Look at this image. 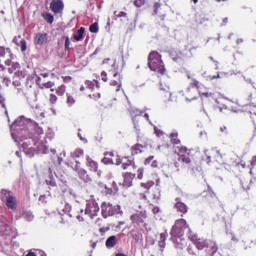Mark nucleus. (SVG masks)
<instances>
[{"mask_svg":"<svg viewBox=\"0 0 256 256\" xmlns=\"http://www.w3.org/2000/svg\"><path fill=\"white\" fill-rule=\"evenodd\" d=\"M11 133L28 157H34L36 153L47 155L50 151L47 145L39 141L43 135V128L31 119H25L23 116L16 119L11 126Z\"/></svg>","mask_w":256,"mask_h":256,"instance_id":"nucleus-1","label":"nucleus"},{"mask_svg":"<svg viewBox=\"0 0 256 256\" xmlns=\"http://www.w3.org/2000/svg\"><path fill=\"white\" fill-rule=\"evenodd\" d=\"M185 231H188V236L189 233H192L187 225V221H185V219L177 220L171 230V239L176 249H185L187 246V241L182 238L185 235Z\"/></svg>","mask_w":256,"mask_h":256,"instance_id":"nucleus-2","label":"nucleus"},{"mask_svg":"<svg viewBox=\"0 0 256 256\" xmlns=\"http://www.w3.org/2000/svg\"><path fill=\"white\" fill-rule=\"evenodd\" d=\"M207 159H208V163L211 162V159H213L214 161H216V163H219L220 165H235V163H237V161H235V159L229 157V158H225V155H223L221 153V151L217 150V149H212V150H205L204 151Z\"/></svg>","mask_w":256,"mask_h":256,"instance_id":"nucleus-3","label":"nucleus"},{"mask_svg":"<svg viewBox=\"0 0 256 256\" xmlns=\"http://www.w3.org/2000/svg\"><path fill=\"white\" fill-rule=\"evenodd\" d=\"M148 66L151 71H155V73H159L160 75L165 73V65H163L161 55L158 54V52L153 51L149 54Z\"/></svg>","mask_w":256,"mask_h":256,"instance_id":"nucleus-4","label":"nucleus"},{"mask_svg":"<svg viewBox=\"0 0 256 256\" xmlns=\"http://www.w3.org/2000/svg\"><path fill=\"white\" fill-rule=\"evenodd\" d=\"M0 237L6 239L8 243H11L17 237V230L9 225V220L5 217L0 220Z\"/></svg>","mask_w":256,"mask_h":256,"instance_id":"nucleus-5","label":"nucleus"},{"mask_svg":"<svg viewBox=\"0 0 256 256\" xmlns=\"http://www.w3.org/2000/svg\"><path fill=\"white\" fill-rule=\"evenodd\" d=\"M0 199L5 203L8 209H11L12 211L17 209V197H15V194L12 191L7 189L1 190Z\"/></svg>","mask_w":256,"mask_h":256,"instance_id":"nucleus-6","label":"nucleus"},{"mask_svg":"<svg viewBox=\"0 0 256 256\" xmlns=\"http://www.w3.org/2000/svg\"><path fill=\"white\" fill-rule=\"evenodd\" d=\"M84 215L90 217V219L97 217L99 215V204L95 200H88Z\"/></svg>","mask_w":256,"mask_h":256,"instance_id":"nucleus-7","label":"nucleus"},{"mask_svg":"<svg viewBox=\"0 0 256 256\" xmlns=\"http://www.w3.org/2000/svg\"><path fill=\"white\" fill-rule=\"evenodd\" d=\"M101 209H102L103 217L105 219H107V217H112V215H115V213H118L120 207L113 206V204H111L109 202H104V203H102Z\"/></svg>","mask_w":256,"mask_h":256,"instance_id":"nucleus-8","label":"nucleus"},{"mask_svg":"<svg viewBox=\"0 0 256 256\" xmlns=\"http://www.w3.org/2000/svg\"><path fill=\"white\" fill-rule=\"evenodd\" d=\"M132 223H135L136 225H143L144 227H147V211H138L137 213L133 214L130 217Z\"/></svg>","mask_w":256,"mask_h":256,"instance_id":"nucleus-9","label":"nucleus"},{"mask_svg":"<svg viewBox=\"0 0 256 256\" xmlns=\"http://www.w3.org/2000/svg\"><path fill=\"white\" fill-rule=\"evenodd\" d=\"M188 239H190V241H192V243H194V245H196V247L199 251L205 249V247H209V243H207L206 240L198 239L197 235L193 234V232H190L188 234Z\"/></svg>","mask_w":256,"mask_h":256,"instance_id":"nucleus-10","label":"nucleus"},{"mask_svg":"<svg viewBox=\"0 0 256 256\" xmlns=\"http://www.w3.org/2000/svg\"><path fill=\"white\" fill-rule=\"evenodd\" d=\"M50 9L55 15H59V13H63V9H65V4H63V0H52L50 3Z\"/></svg>","mask_w":256,"mask_h":256,"instance_id":"nucleus-11","label":"nucleus"},{"mask_svg":"<svg viewBox=\"0 0 256 256\" xmlns=\"http://www.w3.org/2000/svg\"><path fill=\"white\" fill-rule=\"evenodd\" d=\"M86 166L90 169V171L97 173L98 177H101V171H98L99 164H97V162H95L93 159L87 157L86 158Z\"/></svg>","mask_w":256,"mask_h":256,"instance_id":"nucleus-12","label":"nucleus"},{"mask_svg":"<svg viewBox=\"0 0 256 256\" xmlns=\"http://www.w3.org/2000/svg\"><path fill=\"white\" fill-rule=\"evenodd\" d=\"M49 41L47 33H37L34 38L35 45H45Z\"/></svg>","mask_w":256,"mask_h":256,"instance_id":"nucleus-13","label":"nucleus"},{"mask_svg":"<svg viewBox=\"0 0 256 256\" xmlns=\"http://www.w3.org/2000/svg\"><path fill=\"white\" fill-rule=\"evenodd\" d=\"M187 91H192L193 95H190V101H193L194 99H197V92L199 91V81L194 80L190 87H188Z\"/></svg>","mask_w":256,"mask_h":256,"instance_id":"nucleus-14","label":"nucleus"},{"mask_svg":"<svg viewBox=\"0 0 256 256\" xmlns=\"http://www.w3.org/2000/svg\"><path fill=\"white\" fill-rule=\"evenodd\" d=\"M113 77H114V80H111L110 85L112 87H117L116 91H121V85H122L121 75L118 73H115Z\"/></svg>","mask_w":256,"mask_h":256,"instance_id":"nucleus-15","label":"nucleus"},{"mask_svg":"<svg viewBox=\"0 0 256 256\" xmlns=\"http://www.w3.org/2000/svg\"><path fill=\"white\" fill-rule=\"evenodd\" d=\"M133 179H135V174L126 173L124 175L123 186L124 187H131L133 185Z\"/></svg>","mask_w":256,"mask_h":256,"instance_id":"nucleus-16","label":"nucleus"},{"mask_svg":"<svg viewBox=\"0 0 256 256\" xmlns=\"http://www.w3.org/2000/svg\"><path fill=\"white\" fill-rule=\"evenodd\" d=\"M175 207H176L177 211H179L180 213H183V215H185V213H187V211H188L187 205H185V203L181 202V199H179V198H176Z\"/></svg>","mask_w":256,"mask_h":256,"instance_id":"nucleus-17","label":"nucleus"},{"mask_svg":"<svg viewBox=\"0 0 256 256\" xmlns=\"http://www.w3.org/2000/svg\"><path fill=\"white\" fill-rule=\"evenodd\" d=\"M102 162L104 163V165H121V158L117 157L116 160L114 161L113 158L107 157L105 156L102 159Z\"/></svg>","mask_w":256,"mask_h":256,"instance_id":"nucleus-18","label":"nucleus"},{"mask_svg":"<svg viewBox=\"0 0 256 256\" xmlns=\"http://www.w3.org/2000/svg\"><path fill=\"white\" fill-rule=\"evenodd\" d=\"M74 170L76 172H78L80 179H85V175H87V171H85V169L81 168V163L76 162V166H75Z\"/></svg>","mask_w":256,"mask_h":256,"instance_id":"nucleus-19","label":"nucleus"},{"mask_svg":"<svg viewBox=\"0 0 256 256\" xmlns=\"http://www.w3.org/2000/svg\"><path fill=\"white\" fill-rule=\"evenodd\" d=\"M104 189L107 195H115V193L119 191V188H117V184L115 182H113V185L111 188L107 187V185H104Z\"/></svg>","mask_w":256,"mask_h":256,"instance_id":"nucleus-20","label":"nucleus"},{"mask_svg":"<svg viewBox=\"0 0 256 256\" xmlns=\"http://www.w3.org/2000/svg\"><path fill=\"white\" fill-rule=\"evenodd\" d=\"M85 37V28L81 27L78 31L74 33L75 41H83Z\"/></svg>","mask_w":256,"mask_h":256,"instance_id":"nucleus-21","label":"nucleus"},{"mask_svg":"<svg viewBox=\"0 0 256 256\" xmlns=\"http://www.w3.org/2000/svg\"><path fill=\"white\" fill-rule=\"evenodd\" d=\"M117 245V237L116 236H110L106 240V247L107 249H113V247Z\"/></svg>","mask_w":256,"mask_h":256,"instance_id":"nucleus-22","label":"nucleus"},{"mask_svg":"<svg viewBox=\"0 0 256 256\" xmlns=\"http://www.w3.org/2000/svg\"><path fill=\"white\" fill-rule=\"evenodd\" d=\"M151 197L154 201H159L161 199V188L155 187L151 192Z\"/></svg>","mask_w":256,"mask_h":256,"instance_id":"nucleus-23","label":"nucleus"},{"mask_svg":"<svg viewBox=\"0 0 256 256\" xmlns=\"http://www.w3.org/2000/svg\"><path fill=\"white\" fill-rule=\"evenodd\" d=\"M155 159L154 156H150L148 157L145 161H144V165H150V167H157L159 165V163L157 162V160H153Z\"/></svg>","mask_w":256,"mask_h":256,"instance_id":"nucleus-24","label":"nucleus"},{"mask_svg":"<svg viewBox=\"0 0 256 256\" xmlns=\"http://www.w3.org/2000/svg\"><path fill=\"white\" fill-rule=\"evenodd\" d=\"M25 77H27V71H25V69L22 70H18L14 73V77L13 79H25Z\"/></svg>","mask_w":256,"mask_h":256,"instance_id":"nucleus-25","label":"nucleus"},{"mask_svg":"<svg viewBox=\"0 0 256 256\" xmlns=\"http://www.w3.org/2000/svg\"><path fill=\"white\" fill-rule=\"evenodd\" d=\"M12 85H14L15 89H17L18 93H23V86L21 85V79L19 78L13 79Z\"/></svg>","mask_w":256,"mask_h":256,"instance_id":"nucleus-26","label":"nucleus"},{"mask_svg":"<svg viewBox=\"0 0 256 256\" xmlns=\"http://www.w3.org/2000/svg\"><path fill=\"white\" fill-rule=\"evenodd\" d=\"M42 17L45 19V21H47V23H49V25H52L53 21H55V17H53V15L49 12H44Z\"/></svg>","mask_w":256,"mask_h":256,"instance_id":"nucleus-27","label":"nucleus"},{"mask_svg":"<svg viewBox=\"0 0 256 256\" xmlns=\"http://www.w3.org/2000/svg\"><path fill=\"white\" fill-rule=\"evenodd\" d=\"M143 145L141 144H136L132 147L131 151H132V155H138V153H143Z\"/></svg>","mask_w":256,"mask_h":256,"instance_id":"nucleus-28","label":"nucleus"},{"mask_svg":"<svg viewBox=\"0 0 256 256\" xmlns=\"http://www.w3.org/2000/svg\"><path fill=\"white\" fill-rule=\"evenodd\" d=\"M5 55H10V58L13 59V54H11V49L0 46V57H5Z\"/></svg>","mask_w":256,"mask_h":256,"instance_id":"nucleus-29","label":"nucleus"},{"mask_svg":"<svg viewBox=\"0 0 256 256\" xmlns=\"http://www.w3.org/2000/svg\"><path fill=\"white\" fill-rule=\"evenodd\" d=\"M167 240V232L160 234L159 247L165 249V241Z\"/></svg>","mask_w":256,"mask_h":256,"instance_id":"nucleus-30","label":"nucleus"},{"mask_svg":"<svg viewBox=\"0 0 256 256\" xmlns=\"http://www.w3.org/2000/svg\"><path fill=\"white\" fill-rule=\"evenodd\" d=\"M53 87H55V82H46V83H43L41 86H40V89H51V91H55V89H53Z\"/></svg>","mask_w":256,"mask_h":256,"instance_id":"nucleus-31","label":"nucleus"},{"mask_svg":"<svg viewBox=\"0 0 256 256\" xmlns=\"http://www.w3.org/2000/svg\"><path fill=\"white\" fill-rule=\"evenodd\" d=\"M22 217L25 219V221H33V219L35 218V216H33V213H31L30 211H24L22 214Z\"/></svg>","mask_w":256,"mask_h":256,"instance_id":"nucleus-32","label":"nucleus"},{"mask_svg":"<svg viewBox=\"0 0 256 256\" xmlns=\"http://www.w3.org/2000/svg\"><path fill=\"white\" fill-rule=\"evenodd\" d=\"M65 91H67V86L65 85H61L56 89V93L57 95H59L60 97H63V95H65Z\"/></svg>","mask_w":256,"mask_h":256,"instance_id":"nucleus-33","label":"nucleus"},{"mask_svg":"<svg viewBox=\"0 0 256 256\" xmlns=\"http://www.w3.org/2000/svg\"><path fill=\"white\" fill-rule=\"evenodd\" d=\"M178 135L179 134L177 133V131H173L170 135L171 141H172V143H174V145H179V143H180L179 139H177Z\"/></svg>","mask_w":256,"mask_h":256,"instance_id":"nucleus-34","label":"nucleus"},{"mask_svg":"<svg viewBox=\"0 0 256 256\" xmlns=\"http://www.w3.org/2000/svg\"><path fill=\"white\" fill-rule=\"evenodd\" d=\"M66 104L68 107H73V104L75 103V98L71 94H66Z\"/></svg>","mask_w":256,"mask_h":256,"instance_id":"nucleus-35","label":"nucleus"},{"mask_svg":"<svg viewBox=\"0 0 256 256\" xmlns=\"http://www.w3.org/2000/svg\"><path fill=\"white\" fill-rule=\"evenodd\" d=\"M58 212L59 213H70L71 212V205L69 204H64V207L63 208H58Z\"/></svg>","mask_w":256,"mask_h":256,"instance_id":"nucleus-36","label":"nucleus"},{"mask_svg":"<svg viewBox=\"0 0 256 256\" xmlns=\"http://www.w3.org/2000/svg\"><path fill=\"white\" fill-rule=\"evenodd\" d=\"M86 85H87L88 89H94L95 86H97L99 88V82L95 81V80L93 82L86 81Z\"/></svg>","mask_w":256,"mask_h":256,"instance_id":"nucleus-37","label":"nucleus"},{"mask_svg":"<svg viewBox=\"0 0 256 256\" xmlns=\"http://www.w3.org/2000/svg\"><path fill=\"white\" fill-rule=\"evenodd\" d=\"M90 32L91 33H99V24L97 22L90 25Z\"/></svg>","mask_w":256,"mask_h":256,"instance_id":"nucleus-38","label":"nucleus"},{"mask_svg":"<svg viewBox=\"0 0 256 256\" xmlns=\"http://www.w3.org/2000/svg\"><path fill=\"white\" fill-rule=\"evenodd\" d=\"M209 245H210V249L212 251L211 256H213V255H215V253H217L219 248L217 247V244L215 242H210V244H208V247H209Z\"/></svg>","mask_w":256,"mask_h":256,"instance_id":"nucleus-39","label":"nucleus"},{"mask_svg":"<svg viewBox=\"0 0 256 256\" xmlns=\"http://www.w3.org/2000/svg\"><path fill=\"white\" fill-rule=\"evenodd\" d=\"M179 161L186 164L191 163V159L187 155H180Z\"/></svg>","mask_w":256,"mask_h":256,"instance_id":"nucleus-40","label":"nucleus"},{"mask_svg":"<svg viewBox=\"0 0 256 256\" xmlns=\"http://www.w3.org/2000/svg\"><path fill=\"white\" fill-rule=\"evenodd\" d=\"M153 185H155V182L149 181L147 183H142L141 187H144V189H151V187H153Z\"/></svg>","mask_w":256,"mask_h":256,"instance_id":"nucleus-41","label":"nucleus"},{"mask_svg":"<svg viewBox=\"0 0 256 256\" xmlns=\"http://www.w3.org/2000/svg\"><path fill=\"white\" fill-rule=\"evenodd\" d=\"M136 113H137L138 116H141V113H142V112L139 111V110H136ZM137 115L132 116V121H133V123H134L135 129H137Z\"/></svg>","mask_w":256,"mask_h":256,"instance_id":"nucleus-42","label":"nucleus"},{"mask_svg":"<svg viewBox=\"0 0 256 256\" xmlns=\"http://www.w3.org/2000/svg\"><path fill=\"white\" fill-rule=\"evenodd\" d=\"M46 184L50 185V187H55L56 182H55V179L50 177L49 179H46Z\"/></svg>","mask_w":256,"mask_h":256,"instance_id":"nucleus-43","label":"nucleus"},{"mask_svg":"<svg viewBox=\"0 0 256 256\" xmlns=\"http://www.w3.org/2000/svg\"><path fill=\"white\" fill-rule=\"evenodd\" d=\"M20 45H21V51L23 52L27 51V41L21 40Z\"/></svg>","mask_w":256,"mask_h":256,"instance_id":"nucleus-44","label":"nucleus"},{"mask_svg":"<svg viewBox=\"0 0 256 256\" xmlns=\"http://www.w3.org/2000/svg\"><path fill=\"white\" fill-rule=\"evenodd\" d=\"M134 5L136 7H142V5H145V0H134Z\"/></svg>","mask_w":256,"mask_h":256,"instance_id":"nucleus-45","label":"nucleus"},{"mask_svg":"<svg viewBox=\"0 0 256 256\" xmlns=\"http://www.w3.org/2000/svg\"><path fill=\"white\" fill-rule=\"evenodd\" d=\"M82 155H83V150L82 149H77L74 152V157H82Z\"/></svg>","mask_w":256,"mask_h":256,"instance_id":"nucleus-46","label":"nucleus"},{"mask_svg":"<svg viewBox=\"0 0 256 256\" xmlns=\"http://www.w3.org/2000/svg\"><path fill=\"white\" fill-rule=\"evenodd\" d=\"M50 103H52V105H55V103H57V97L55 96V94L50 95Z\"/></svg>","mask_w":256,"mask_h":256,"instance_id":"nucleus-47","label":"nucleus"},{"mask_svg":"<svg viewBox=\"0 0 256 256\" xmlns=\"http://www.w3.org/2000/svg\"><path fill=\"white\" fill-rule=\"evenodd\" d=\"M2 83H3L4 85H6V87H9V85H11V79L5 77V78H3Z\"/></svg>","mask_w":256,"mask_h":256,"instance_id":"nucleus-48","label":"nucleus"},{"mask_svg":"<svg viewBox=\"0 0 256 256\" xmlns=\"http://www.w3.org/2000/svg\"><path fill=\"white\" fill-rule=\"evenodd\" d=\"M137 178L138 179H143V169H138V172H137Z\"/></svg>","mask_w":256,"mask_h":256,"instance_id":"nucleus-49","label":"nucleus"},{"mask_svg":"<svg viewBox=\"0 0 256 256\" xmlns=\"http://www.w3.org/2000/svg\"><path fill=\"white\" fill-rule=\"evenodd\" d=\"M200 95H203L204 97H213V93H209V92H201L199 91Z\"/></svg>","mask_w":256,"mask_h":256,"instance_id":"nucleus-50","label":"nucleus"},{"mask_svg":"<svg viewBox=\"0 0 256 256\" xmlns=\"http://www.w3.org/2000/svg\"><path fill=\"white\" fill-rule=\"evenodd\" d=\"M152 212L154 215H157V213H160L161 212V208L155 206L153 209H152Z\"/></svg>","mask_w":256,"mask_h":256,"instance_id":"nucleus-51","label":"nucleus"},{"mask_svg":"<svg viewBox=\"0 0 256 256\" xmlns=\"http://www.w3.org/2000/svg\"><path fill=\"white\" fill-rule=\"evenodd\" d=\"M66 153L65 151H63L62 153H60V156L58 157V163L61 164V161H63V157H65Z\"/></svg>","mask_w":256,"mask_h":256,"instance_id":"nucleus-52","label":"nucleus"},{"mask_svg":"<svg viewBox=\"0 0 256 256\" xmlns=\"http://www.w3.org/2000/svg\"><path fill=\"white\" fill-rule=\"evenodd\" d=\"M159 7H161V4L160 3H155L154 5V14L157 15V11H159Z\"/></svg>","mask_w":256,"mask_h":256,"instance_id":"nucleus-53","label":"nucleus"},{"mask_svg":"<svg viewBox=\"0 0 256 256\" xmlns=\"http://www.w3.org/2000/svg\"><path fill=\"white\" fill-rule=\"evenodd\" d=\"M102 81L107 82V72L103 71L101 73Z\"/></svg>","mask_w":256,"mask_h":256,"instance_id":"nucleus-54","label":"nucleus"},{"mask_svg":"<svg viewBox=\"0 0 256 256\" xmlns=\"http://www.w3.org/2000/svg\"><path fill=\"white\" fill-rule=\"evenodd\" d=\"M69 45H71V42L69 41V37L65 38V49H69Z\"/></svg>","mask_w":256,"mask_h":256,"instance_id":"nucleus-55","label":"nucleus"},{"mask_svg":"<svg viewBox=\"0 0 256 256\" xmlns=\"http://www.w3.org/2000/svg\"><path fill=\"white\" fill-rule=\"evenodd\" d=\"M62 79H63L64 83H70L72 78L70 76H63Z\"/></svg>","mask_w":256,"mask_h":256,"instance_id":"nucleus-56","label":"nucleus"},{"mask_svg":"<svg viewBox=\"0 0 256 256\" xmlns=\"http://www.w3.org/2000/svg\"><path fill=\"white\" fill-rule=\"evenodd\" d=\"M144 117H145L146 121L149 122L150 125H153V123H152L151 120L149 119V114H147V113L144 114Z\"/></svg>","mask_w":256,"mask_h":256,"instance_id":"nucleus-57","label":"nucleus"},{"mask_svg":"<svg viewBox=\"0 0 256 256\" xmlns=\"http://www.w3.org/2000/svg\"><path fill=\"white\" fill-rule=\"evenodd\" d=\"M251 165L252 167H254V165H256V156H253L251 159Z\"/></svg>","mask_w":256,"mask_h":256,"instance_id":"nucleus-58","label":"nucleus"},{"mask_svg":"<svg viewBox=\"0 0 256 256\" xmlns=\"http://www.w3.org/2000/svg\"><path fill=\"white\" fill-rule=\"evenodd\" d=\"M156 187H159L161 189V179L156 180Z\"/></svg>","mask_w":256,"mask_h":256,"instance_id":"nucleus-59","label":"nucleus"},{"mask_svg":"<svg viewBox=\"0 0 256 256\" xmlns=\"http://www.w3.org/2000/svg\"><path fill=\"white\" fill-rule=\"evenodd\" d=\"M109 231V228H100V233H107Z\"/></svg>","mask_w":256,"mask_h":256,"instance_id":"nucleus-60","label":"nucleus"},{"mask_svg":"<svg viewBox=\"0 0 256 256\" xmlns=\"http://www.w3.org/2000/svg\"><path fill=\"white\" fill-rule=\"evenodd\" d=\"M118 17H127V13H125V12H120V13L118 14Z\"/></svg>","mask_w":256,"mask_h":256,"instance_id":"nucleus-61","label":"nucleus"},{"mask_svg":"<svg viewBox=\"0 0 256 256\" xmlns=\"http://www.w3.org/2000/svg\"><path fill=\"white\" fill-rule=\"evenodd\" d=\"M39 201H42V203H45V195L40 196Z\"/></svg>","mask_w":256,"mask_h":256,"instance_id":"nucleus-62","label":"nucleus"},{"mask_svg":"<svg viewBox=\"0 0 256 256\" xmlns=\"http://www.w3.org/2000/svg\"><path fill=\"white\" fill-rule=\"evenodd\" d=\"M13 68H14V69H19V63L13 64Z\"/></svg>","mask_w":256,"mask_h":256,"instance_id":"nucleus-63","label":"nucleus"},{"mask_svg":"<svg viewBox=\"0 0 256 256\" xmlns=\"http://www.w3.org/2000/svg\"><path fill=\"white\" fill-rule=\"evenodd\" d=\"M26 256H36V255H35V253L30 252V253H28Z\"/></svg>","mask_w":256,"mask_h":256,"instance_id":"nucleus-64","label":"nucleus"}]
</instances>
